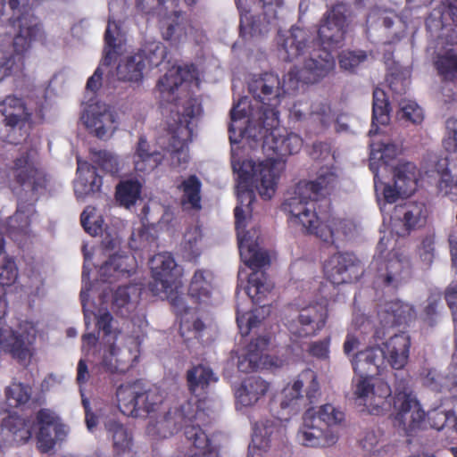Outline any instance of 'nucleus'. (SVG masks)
I'll return each instance as SVG.
<instances>
[{
  "instance_id": "c03bdc74",
  "label": "nucleus",
  "mask_w": 457,
  "mask_h": 457,
  "mask_svg": "<svg viewBox=\"0 0 457 457\" xmlns=\"http://www.w3.org/2000/svg\"><path fill=\"white\" fill-rule=\"evenodd\" d=\"M434 66L442 81L453 82L457 79V53L449 50L438 54Z\"/></svg>"
},
{
  "instance_id": "bb28decb",
  "label": "nucleus",
  "mask_w": 457,
  "mask_h": 457,
  "mask_svg": "<svg viewBox=\"0 0 457 457\" xmlns=\"http://www.w3.org/2000/svg\"><path fill=\"white\" fill-rule=\"evenodd\" d=\"M270 344V337H258L252 340L238 357L237 369L244 373L256 371L262 360L263 352Z\"/></svg>"
},
{
  "instance_id": "de8ad7c7",
  "label": "nucleus",
  "mask_w": 457,
  "mask_h": 457,
  "mask_svg": "<svg viewBox=\"0 0 457 457\" xmlns=\"http://www.w3.org/2000/svg\"><path fill=\"white\" fill-rule=\"evenodd\" d=\"M180 0H135L137 12L147 17L162 16L169 7L178 8Z\"/></svg>"
},
{
  "instance_id": "9d476101",
  "label": "nucleus",
  "mask_w": 457,
  "mask_h": 457,
  "mask_svg": "<svg viewBox=\"0 0 457 457\" xmlns=\"http://www.w3.org/2000/svg\"><path fill=\"white\" fill-rule=\"evenodd\" d=\"M393 416L395 424L407 436L420 428L425 420V411L408 383L402 379L395 388L393 396Z\"/></svg>"
},
{
  "instance_id": "ea45409f",
  "label": "nucleus",
  "mask_w": 457,
  "mask_h": 457,
  "mask_svg": "<svg viewBox=\"0 0 457 457\" xmlns=\"http://www.w3.org/2000/svg\"><path fill=\"white\" fill-rule=\"evenodd\" d=\"M105 427L112 437L113 449L117 455L131 451L133 445L132 435L123 424L116 420H109Z\"/></svg>"
},
{
  "instance_id": "a211bd4d",
  "label": "nucleus",
  "mask_w": 457,
  "mask_h": 457,
  "mask_svg": "<svg viewBox=\"0 0 457 457\" xmlns=\"http://www.w3.org/2000/svg\"><path fill=\"white\" fill-rule=\"evenodd\" d=\"M195 72L196 69L193 64L173 66L169 69L168 71L159 79L156 85L162 100L179 106V98L176 96V92L184 83L195 79Z\"/></svg>"
},
{
  "instance_id": "f03ea898",
  "label": "nucleus",
  "mask_w": 457,
  "mask_h": 457,
  "mask_svg": "<svg viewBox=\"0 0 457 457\" xmlns=\"http://www.w3.org/2000/svg\"><path fill=\"white\" fill-rule=\"evenodd\" d=\"M337 182L338 178L334 171H322L315 180L299 181L294 195L286 199L281 205L282 211L288 213L294 222L301 224L307 234L332 245L344 240L353 229V223L347 220L330 218L323 222L317 215V201L330 194Z\"/></svg>"
},
{
  "instance_id": "09e8293b",
  "label": "nucleus",
  "mask_w": 457,
  "mask_h": 457,
  "mask_svg": "<svg viewBox=\"0 0 457 457\" xmlns=\"http://www.w3.org/2000/svg\"><path fill=\"white\" fill-rule=\"evenodd\" d=\"M183 196L182 204H189L194 210L201 209V187L202 183L195 175H190L181 184Z\"/></svg>"
},
{
  "instance_id": "b1692460",
  "label": "nucleus",
  "mask_w": 457,
  "mask_h": 457,
  "mask_svg": "<svg viewBox=\"0 0 457 457\" xmlns=\"http://www.w3.org/2000/svg\"><path fill=\"white\" fill-rule=\"evenodd\" d=\"M411 348V337L404 332L395 334L383 344L381 348L385 361L394 370H402L408 362Z\"/></svg>"
},
{
  "instance_id": "423d86ee",
  "label": "nucleus",
  "mask_w": 457,
  "mask_h": 457,
  "mask_svg": "<svg viewBox=\"0 0 457 457\" xmlns=\"http://www.w3.org/2000/svg\"><path fill=\"white\" fill-rule=\"evenodd\" d=\"M116 399L122 414L137 418L158 412L164 397L158 387L148 386L137 379L120 385L116 390Z\"/></svg>"
},
{
  "instance_id": "72a5a7b5",
  "label": "nucleus",
  "mask_w": 457,
  "mask_h": 457,
  "mask_svg": "<svg viewBox=\"0 0 457 457\" xmlns=\"http://www.w3.org/2000/svg\"><path fill=\"white\" fill-rule=\"evenodd\" d=\"M77 173L76 187H81L85 195L100 191L103 179L97 174L96 166L89 164L87 162L78 160Z\"/></svg>"
},
{
  "instance_id": "774afa93",
  "label": "nucleus",
  "mask_w": 457,
  "mask_h": 457,
  "mask_svg": "<svg viewBox=\"0 0 457 457\" xmlns=\"http://www.w3.org/2000/svg\"><path fill=\"white\" fill-rule=\"evenodd\" d=\"M397 154V147L394 144H383L378 150L372 148L370 160L378 159L382 164H388Z\"/></svg>"
},
{
  "instance_id": "49530a36",
  "label": "nucleus",
  "mask_w": 457,
  "mask_h": 457,
  "mask_svg": "<svg viewBox=\"0 0 457 457\" xmlns=\"http://www.w3.org/2000/svg\"><path fill=\"white\" fill-rule=\"evenodd\" d=\"M212 283L204 276V271L197 270L189 285L188 295L196 303H206L211 298Z\"/></svg>"
},
{
  "instance_id": "412c9836",
  "label": "nucleus",
  "mask_w": 457,
  "mask_h": 457,
  "mask_svg": "<svg viewBox=\"0 0 457 457\" xmlns=\"http://www.w3.org/2000/svg\"><path fill=\"white\" fill-rule=\"evenodd\" d=\"M337 435L333 429H327L310 416V410L304 413L303 423L297 433L298 441L308 447H327L337 441Z\"/></svg>"
},
{
  "instance_id": "7ed1b4c3",
  "label": "nucleus",
  "mask_w": 457,
  "mask_h": 457,
  "mask_svg": "<svg viewBox=\"0 0 457 457\" xmlns=\"http://www.w3.org/2000/svg\"><path fill=\"white\" fill-rule=\"evenodd\" d=\"M348 6L338 3L332 6L323 16L318 29L320 47L310 52V57L304 61L303 68L291 69L284 79L287 91H295L299 84H314L328 76L335 69V58L332 49L341 46L346 32Z\"/></svg>"
},
{
  "instance_id": "f3484780",
  "label": "nucleus",
  "mask_w": 457,
  "mask_h": 457,
  "mask_svg": "<svg viewBox=\"0 0 457 457\" xmlns=\"http://www.w3.org/2000/svg\"><path fill=\"white\" fill-rule=\"evenodd\" d=\"M38 426L37 445L42 453L52 451L57 441H62L67 432L59 416L50 409L42 408L36 414Z\"/></svg>"
},
{
  "instance_id": "393cba45",
  "label": "nucleus",
  "mask_w": 457,
  "mask_h": 457,
  "mask_svg": "<svg viewBox=\"0 0 457 457\" xmlns=\"http://www.w3.org/2000/svg\"><path fill=\"white\" fill-rule=\"evenodd\" d=\"M132 160L137 172L149 173L162 163L163 155L157 150H152L145 137L140 136Z\"/></svg>"
},
{
  "instance_id": "473e14b6",
  "label": "nucleus",
  "mask_w": 457,
  "mask_h": 457,
  "mask_svg": "<svg viewBox=\"0 0 457 457\" xmlns=\"http://www.w3.org/2000/svg\"><path fill=\"white\" fill-rule=\"evenodd\" d=\"M185 436L192 443L195 452L189 457H219V450L212 445L201 425L187 427Z\"/></svg>"
},
{
  "instance_id": "ddd939ff",
  "label": "nucleus",
  "mask_w": 457,
  "mask_h": 457,
  "mask_svg": "<svg viewBox=\"0 0 457 457\" xmlns=\"http://www.w3.org/2000/svg\"><path fill=\"white\" fill-rule=\"evenodd\" d=\"M326 278L334 285L352 283L363 275L361 261L352 253L338 252L323 265Z\"/></svg>"
},
{
  "instance_id": "338daca9",
  "label": "nucleus",
  "mask_w": 457,
  "mask_h": 457,
  "mask_svg": "<svg viewBox=\"0 0 457 457\" xmlns=\"http://www.w3.org/2000/svg\"><path fill=\"white\" fill-rule=\"evenodd\" d=\"M182 107L181 116L179 117V123L180 125L184 123L188 125L191 120L198 115L201 111V104L198 103V100L192 96L185 101Z\"/></svg>"
},
{
  "instance_id": "20e7f679",
  "label": "nucleus",
  "mask_w": 457,
  "mask_h": 457,
  "mask_svg": "<svg viewBox=\"0 0 457 457\" xmlns=\"http://www.w3.org/2000/svg\"><path fill=\"white\" fill-rule=\"evenodd\" d=\"M248 90L254 99V104L249 105V112L241 108L246 100H240L230 110L232 121L240 120L248 117L246 127H255L266 124L270 127L279 124V112L278 107L286 90L281 87L278 75L272 72H264L253 75L248 84Z\"/></svg>"
},
{
  "instance_id": "6e6d98bb",
  "label": "nucleus",
  "mask_w": 457,
  "mask_h": 457,
  "mask_svg": "<svg viewBox=\"0 0 457 457\" xmlns=\"http://www.w3.org/2000/svg\"><path fill=\"white\" fill-rule=\"evenodd\" d=\"M310 119L320 125L321 130L327 129L333 121L331 107L327 103H314L309 113Z\"/></svg>"
},
{
  "instance_id": "dca6fc26",
  "label": "nucleus",
  "mask_w": 457,
  "mask_h": 457,
  "mask_svg": "<svg viewBox=\"0 0 457 457\" xmlns=\"http://www.w3.org/2000/svg\"><path fill=\"white\" fill-rule=\"evenodd\" d=\"M12 172L17 184L29 187L33 193L46 189L47 175L37 166L30 150L21 153L14 159Z\"/></svg>"
},
{
  "instance_id": "7c9ffc66",
  "label": "nucleus",
  "mask_w": 457,
  "mask_h": 457,
  "mask_svg": "<svg viewBox=\"0 0 457 457\" xmlns=\"http://www.w3.org/2000/svg\"><path fill=\"white\" fill-rule=\"evenodd\" d=\"M414 317L415 311L412 305L395 300L386 303L381 314V323L385 327H398L408 324Z\"/></svg>"
},
{
  "instance_id": "4c0bfd02",
  "label": "nucleus",
  "mask_w": 457,
  "mask_h": 457,
  "mask_svg": "<svg viewBox=\"0 0 457 457\" xmlns=\"http://www.w3.org/2000/svg\"><path fill=\"white\" fill-rule=\"evenodd\" d=\"M417 167L413 162H403L394 168L395 186L403 191L404 195L412 194L417 187Z\"/></svg>"
},
{
  "instance_id": "58836bf2",
  "label": "nucleus",
  "mask_w": 457,
  "mask_h": 457,
  "mask_svg": "<svg viewBox=\"0 0 457 457\" xmlns=\"http://www.w3.org/2000/svg\"><path fill=\"white\" fill-rule=\"evenodd\" d=\"M145 58L140 54H135L119 62L117 66V77L120 80L129 82H140L143 79Z\"/></svg>"
},
{
  "instance_id": "69168bd1",
  "label": "nucleus",
  "mask_w": 457,
  "mask_h": 457,
  "mask_svg": "<svg viewBox=\"0 0 457 457\" xmlns=\"http://www.w3.org/2000/svg\"><path fill=\"white\" fill-rule=\"evenodd\" d=\"M237 323L240 330V333L243 336H246L253 328H256L261 323V320L253 312H249L241 314L237 311Z\"/></svg>"
},
{
  "instance_id": "3c124183",
  "label": "nucleus",
  "mask_w": 457,
  "mask_h": 457,
  "mask_svg": "<svg viewBox=\"0 0 457 457\" xmlns=\"http://www.w3.org/2000/svg\"><path fill=\"white\" fill-rule=\"evenodd\" d=\"M33 212L32 204L19 202L16 212L9 220L10 232L17 230L19 233H26L30 225V216Z\"/></svg>"
},
{
  "instance_id": "0eeeda50",
  "label": "nucleus",
  "mask_w": 457,
  "mask_h": 457,
  "mask_svg": "<svg viewBox=\"0 0 457 457\" xmlns=\"http://www.w3.org/2000/svg\"><path fill=\"white\" fill-rule=\"evenodd\" d=\"M386 246L383 238L377 245V254L371 262L374 268L373 284L378 287L396 290L409 282L412 277L411 260L395 252H389L385 257Z\"/></svg>"
},
{
  "instance_id": "603ef678",
  "label": "nucleus",
  "mask_w": 457,
  "mask_h": 457,
  "mask_svg": "<svg viewBox=\"0 0 457 457\" xmlns=\"http://www.w3.org/2000/svg\"><path fill=\"white\" fill-rule=\"evenodd\" d=\"M454 410L455 408H448L447 403H445L425 412V418L427 417L428 423L432 428L439 431L447 424H453Z\"/></svg>"
},
{
  "instance_id": "a878e982",
  "label": "nucleus",
  "mask_w": 457,
  "mask_h": 457,
  "mask_svg": "<svg viewBox=\"0 0 457 457\" xmlns=\"http://www.w3.org/2000/svg\"><path fill=\"white\" fill-rule=\"evenodd\" d=\"M186 380L191 395L196 397H204L210 385L217 382L218 378L209 366L197 364L187 370Z\"/></svg>"
},
{
  "instance_id": "5701e85b",
  "label": "nucleus",
  "mask_w": 457,
  "mask_h": 457,
  "mask_svg": "<svg viewBox=\"0 0 457 457\" xmlns=\"http://www.w3.org/2000/svg\"><path fill=\"white\" fill-rule=\"evenodd\" d=\"M352 364L359 379L372 378L381 374L385 364V354L381 347H368L355 354Z\"/></svg>"
},
{
  "instance_id": "aec40b11",
  "label": "nucleus",
  "mask_w": 457,
  "mask_h": 457,
  "mask_svg": "<svg viewBox=\"0 0 457 457\" xmlns=\"http://www.w3.org/2000/svg\"><path fill=\"white\" fill-rule=\"evenodd\" d=\"M33 423L29 419L8 415L0 424V447H18L32 437Z\"/></svg>"
},
{
  "instance_id": "f8f14e48",
  "label": "nucleus",
  "mask_w": 457,
  "mask_h": 457,
  "mask_svg": "<svg viewBox=\"0 0 457 457\" xmlns=\"http://www.w3.org/2000/svg\"><path fill=\"white\" fill-rule=\"evenodd\" d=\"M36 332L29 330L15 331L11 328L0 327V354L7 353L21 365H28L34 354Z\"/></svg>"
},
{
  "instance_id": "37998d69",
  "label": "nucleus",
  "mask_w": 457,
  "mask_h": 457,
  "mask_svg": "<svg viewBox=\"0 0 457 457\" xmlns=\"http://www.w3.org/2000/svg\"><path fill=\"white\" fill-rule=\"evenodd\" d=\"M82 118L86 127L94 131L95 135L100 139L107 136L113 123L112 115L107 112H94L87 110Z\"/></svg>"
},
{
  "instance_id": "9b49d317",
  "label": "nucleus",
  "mask_w": 457,
  "mask_h": 457,
  "mask_svg": "<svg viewBox=\"0 0 457 457\" xmlns=\"http://www.w3.org/2000/svg\"><path fill=\"white\" fill-rule=\"evenodd\" d=\"M0 116L4 125L11 130L18 129L23 137H29L37 122H42V108L33 112L22 97L8 95L0 101Z\"/></svg>"
},
{
  "instance_id": "c9c22d12",
  "label": "nucleus",
  "mask_w": 457,
  "mask_h": 457,
  "mask_svg": "<svg viewBox=\"0 0 457 457\" xmlns=\"http://www.w3.org/2000/svg\"><path fill=\"white\" fill-rule=\"evenodd\" d=\"M262 2L263 15L264 18L272 12V16H270L267 20V25L261 24L260 21L255 20L254 17H249L247 13L241 15L240 17V35L245 37L247 35L251 37L259 36L267 33L269 29L268 25L270 24L272 19H276V12L273 10V4L271 2L266 0H260Z\"/></svg>"
},
{
  "instance_id": "4d7b16f0",
  "label": "nucleus",
  "mask_w": 457,
  "mask_h": 457,
  "mask_svg": "<svg viewBox=\"0 0 457 457\" xmlns=\"http://www.w3.org/2000/svg\"><path fill=\"white\" fill-rule=\"evenodd\" d=\"M137 54H140L144 56V68L145 69L146 66L154 68L162 64L167 58L168 51L164 45L158 43L152 47L141 50Z\"/></svg>"
},
{
  "instance_id": "4468645a",
  "label": "nucleus",
  "mask_w": 457,
  "mask_h": 457,
  "mask_svg": "<svg viewBox=\"0 0 457 457\" xmlns=\"http://www.w3.org/2000/svg\"><path fill=\"white\" fill-rule=\"evenodd\" d=\"M328 317L326 306L312 304L301 309L298 315L288 321L287 329L295 339L315 337L325 327Z\"/></svg>"
},
{
  "instance_id": "864d4df0",
  "label": "nucleus",
  "mask_w": 457,
  "mask_h": 457,
  "mask_svg": "<svg viewBox=\"0 0 457 457\" xmlns=\"http://www.w3.org/2000/svg\"><path fill=\"white\" fill-rule=\"evenodd\" d=\"M308 410L311 411V407ZM310 416L319 420V423L327 429H333V426L340 424L345 420V413L330 403L321 405L316 414L310 412Z\"/></svg>"
},
{
  "instance_id": "f257e3e1",
  "label": "nucleus",
  "mask_w": 457,
  "mask_h": 457,
  "mask_svg": "<svg viewBox=\"0 0 457 457\" xmlns=\"http://www.w3.org/2000/svg\"><path fill=\"white\" fill-rule=\"evenodd\" d=\"M278 126L270 127L260 124L245 127V133L255 143H261L266 155L264 161L255 164L251 160L233 163V170L237 174L238 197L249 199L251 204L254 199L255 187L261 197L270 200L275 194L278 181L285 169V158L295 154L303 147V138L295 133L280 135Z\"/></svg>"
},
{
  "instance_id": "a18cd8bd",
  "label": "nucleus",
  "mask_w": 457,
  "mask_h": 457,
  "mask_svg": "<svg viewBox=\"0 0 457 457\" xmlns=\"http://www.w3.org/2000/svg\"><path fill=\"white\" fill-rule=\"evenodd\" d=\"M31 395L32 388L21 382H12L4 389L5 402L11 408L25 406L29 402Z\"/></svg>"
},
{
  "instance_id": "2f4dec72",
  "label": "nucleus",
  "mask_w": 457,
  "mask_h": 457,
  "mask_svg": "<svg viewBox=\"0 0 457 457\" xmlns=\"http://www.w3.org/2000/svg\"><path fill=\"white\" fill-rule=\"evenodd\" d=\"M395 214L403 222L407 230L422 227L428 215L427 205L421 202H405L395 207Z\"/></svg>"
},
{
  "instance_id": "4be33fe9",
  "label": "nucleus",
  "mask_w": 457,
  "mask_h": 457,
  "mask_svg": "<svg viewBox=\"0 0 457 457\" xmlns=\"http://www.w3.org/2000/svg\"><path fill=\"white\" fill-rule=\"evenodd\" d=\"M309 39L308 32L298 27H292L286 33L278 31L277 44L280 57L286 62H292L298 58L310 48Z\"/></svg>"
},
{
  "instance_id": "5fc2aeb1",
  "label": "nucleus",
  "mask_w": 457,
  "mask_h": 457,
  "mask_svg": "<svg viewBox=\"0 0 457 457\" xmlns=\"http://www.w3.org/2000/svg\"><path fill=\"white\" fill-rule=\"evenodd\" d=\"M94 162L106 173L118 176L120 171V161L119 157L108 151L100 150L95 153Z\"/></svg>"
},
{
  "instance_id": "a19ab883",
  "label": "nucleus",
  "mask_w": 457,
  "mask_h": 457,
  "mask_svg": "<svg viewBox=\"0 0 457 457\" xmlns=\"http://www.w3.org/2000/svg\"><path fill=\"white\" fill-rule=\"evenodd\" d=\"M142 184L137 179L120 180L115 190V198L119 204L126 208L133 206L140 198Z\"/></svg>"
},
{
  "instance_id": "cd10ccee",
  "label": "nucleus",
  "mask_w": 457,
  "mask_h": 457,
  "mask_svg": "<svg viewBox=\"0 0 457 457\" xmlns=\"http://www.w3.org/2000/svg\"><path fill=\"white\" fill-rule=\"evenodd\" d=\"M170 12L165 11L160 18V29L166 41L179 43L187 37V28L183 12L172 8Z\"/></svg>"
},
{
  "instance_id": "c85d7f7f",
  "label": "nucleus",
  "mask_w": 457,
  "mask_h": 457,
  "mask_svg": "<svg viewBox=\"0 0 457 457\" xmlns=\"http://www.w3.org/2000/svg\"><path fill=\"white\" fill-rule=\"evenodd\" d=\"M436 170L440 176L438 188L452 201H457V158H442L436 163Z\"/></svg>"
},
{
  "instance_id": "e2e57ef3",
  "label": "nucleus",
  "mask_w": 457,
  "mask_h": 457,
  "mask_svg": "<svg viewBox=\"0 0 457 457\" xmlns=\"http://www.w3.org/2000/svg\"><path fill=\"white\" fill-rule=\"evenodd\" d=\"M443 146L448 153H457V119L455 118H449L445 121Z\"/></svg>"
},
{
  "instance_id": "c756f323",
  "label": "nucleus",
  "mask_w": 457,
  "mask_h": 457,
  "mask_svg": "<svg viewBox=\"0 0 457 457\" xmlns=\"http://www.w3.org/2000/svg\"><path fill=\"white\" fill-rule=\"evenodd\" d=\"M270 384L261 377L252 376L245 378L237 391V401L243 406H253L265 397Z\"/></svg>"
},
{
  "instance_id": "bf43d9fd",
  "label": "nucleus",
  "mask_w": 457,
  "mask_h": 457,
  "mask_svg": "<svg viewBox=\"0 0 457 457\" xmlns=\"http://www.w3.org/2000/svg\"><path fill=\"white\" fill-rule=\"evenodd\" d=\"M398 115L401 120L416 125L420 124L424 119L422 109L417 104V103L412 101L402 103Z\"/></svg>"
},
{
  "instance_id": "6ab92c4d",
  "label": "nucleus",
  "mask_w": 457,
  "mask_h": 457,
  "mask_svg": "<svg viewBox=\"0 0 457 457\" xmlns=\"http://www.w3.org/2000/svg\"><path fill=\"white\" fill-rule=\"evenodd\" d=\"M149 265L154 278V282L149 285L151 291L156 295L171 291L175 283L173 270L177 267L172 254L157 253L150 259Z\"/></svg>"
},
{
  "instance_id": "1a4fd4ad",
  "label": "nucleus",
  "mask_w": 457,
  "mask_h": 457,
  "mask_svg": "<svg viewBox=\"0 0 457 457\" xmlns=\"http://www.w3.org/2000/svg\"><path fill=\"white\" fill-rule=\"evenodd\" d=\"M205 412L196 402L188 400L179 408L152 418L146 427V433L153 439H164L171 436L180 428L204 424Z\"/></svg>"
},
{
  "instance_id": "2eb2a0df",
  "label": "nucleus",
  "mask_w": 457,
  "mask_h": 457,
  "mask_svg": "<svg viewBox=\"0 0 457 457\" xmlns=\"http://www.w3.org/2000/svg\"><path fill=\"white\" fill-rule=\"evenodd\" d=\"M354 395L371 414L379 415L390 405L387 399L392 395V390L388 383L382 379L364 378L358 379Z\"/></svg>"
},
{
  "instance_id": "e433bc0d",
  "label": "nucleus",
  "mask_w": 457,
  "mask_h": 457,
  "mask_svg": "<svg viewBox=\"0 0 457 457\" xmlns=\"http://www.w3.org/2000/svg\"><path fill=\"white\" fill-rule=\"evenodd\" d=\"M129 257L128 255L112 254L100 267L99 275L101 279L106 283H112L120 276H129L131 268L128 264Z\"/></svg>"
},
{
  "instance_id": "680f3d73",
  "label": "nucleus",
  "mask_w": 457,
  "mask_h": 457,
  "mask_svg": "<svg viewBox=\"0 0 457 457\" xmlns=\"http://www.w3.org/2000/svg\"><path fill=\"white\" fill-rule=\"evenodd\" d=\"M112 24L108 23L104 33V55L102 60V65L111 66L117 58V48L116 37L112 32Z\"/></svg>"
},
{
  "instance_id": "052dcab7",
  "label": "nucleus",
  "mask_w": 457,
  "mask_h": 457,
  "mask_svg": "<svg viewBox=\"0 0 457 457\" xmlns=\"http://www.w3.org/2000/svg\"><path fill=\"white\" fill-rule=\"evenodd\" d=\"M18 278V269L14 260L5 257L0 272V290L5 293V287L12 285Z\"/></svg>"
},
{
  "instance_id": "39448f33",
  "label": "nucleus",
  "mask_w": 457,
  "mask_h": 457,
  "mask_svg": "<svg viewBox=\"0 0 457 457\" xmlns=\"http://www.w3.org/2000/svg\"><path fill=\"white\" fill-rule=\"evenodd\" d=\"M321 395L317 373L312 369L302 370L281 392L279 403H270V411L276 421L262 423L264 436L270 437L280 429L282 421H288L303 409L316 403Z\"/></svg>"
},
{
  "instance_id": "6e6552de",
  "label": "nucleus",
  "mask_w": 457,
  "mask_h": 457,
  "mask_svg": "<svg viewBox=\"0 0 457 457\" xmlns=\"http://www.w3.org/2000/svg\"><path fill=\"white\" fill-rule=\"evenodd\" d=\"M238 248L244 262L253 270L248 276L246 293L253 303L261 304L273 288L267 273L261 270L270 264V257L246 234L239 238Z\"/></svg>"
},
{
  "instance_id": "8fccbe9b",
  "label": "nucleus",
  "mask_w": 457,
  "mask_h": 457,
  "mask_svg": "<svg viewBox=\"0 0 457 457\" xmlns=\"http://www.w3.org/2000/svg\"><path fill=\"white\" fill-rule=\"evenodd\" d=\"M205 329L204 321L195 315L188 317L186 312L180 320L179 334L185 342L192 339H200Z\"/></svg>"
},
{
  "instance_id": "79ce46f5",
  "label": "nucleus",
  "mask_w": 457,
  "mask_h": 457,
  "mask_svg": "<svg viewBox=\"0 0 457 457\" xmlns=\"http://www.w3.org/2000/svg\"><path fill=\"white\" fill-rule=\"evenodd\" d=\"M116 335L113 337L115 341ZM124 353L115 345L112 342L108 346V349L104 351L101 365L106 372L110 373H124L131 366L129 360L124 359L122 355Z\"/></svg>"
},
{
  "instance_id": "f704fd0d",
  "label": "nucleus",
  "mask_w": 457,
  "mask_h": 457,
  "mask_svg": "<svg viewBox=\"0 0 457 457\" xmlns=\"http://www.w3.org/2000/svg\"><path fill=\"white\" fill-rule=\"evenodd\" d=\"M390 104L384 90L377 87L373 91L372 120L369 134L376 135L379 125H386L390 120Z\"/></svg>"
},
{
  "instance_id": "13d9d810",
  "label": "nucleus",
  "mask_w": 457,
  "mask_h": 457,
  "mask_svg": "<svg viewBox=\"0 0 457 457\" xmlns=\"http://www.w3.org/2000/svg\"><path fill=\"white\" fill-rule=\"evenodd\" d=\"M367 57V53L363 50L344 51L338 56L339 66L345 71H353Z\"/></svg>"
},
{
  "instance_id": "0e129e2a",
  "label": "nucleus",
  "mask_w": 457,
  "mask_h": 457,
  "mask_svg": "<svg viewBox=\"0 0 457 457\" xmlns=\"http://www.w3.org/2000/svg\"><path fill=\"white\" fill-rule=\"evenodd\" d=\"M202 240V232L198 227L187 230L184 236V248L193 256L200 255L198 243Z\"/></svg>"
}]
</instances>
